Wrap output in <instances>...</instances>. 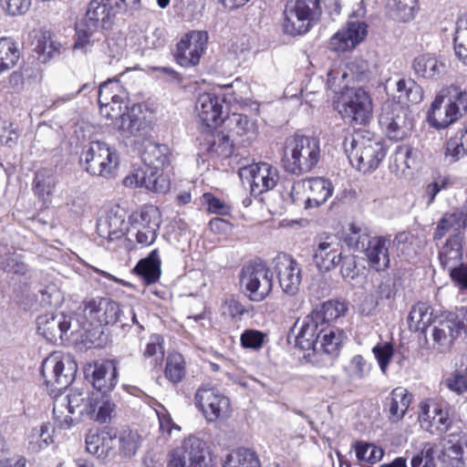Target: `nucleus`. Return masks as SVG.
<instances>
[{
	"label": "nucleus",
	"instance_id": "412c9836",
	"mask_svg": "<svg viewBox=\"0 0 467 467\" xmlns=\"http://www.w3.org/2000/svg\"><path fill=\"white\" fill-rule=\"evenodd\" d=\"M439 459L445 467H462L467 462V432L462 428L443 437Z\"/></svg>",
	"mask_w": 467,
	"mask_h": 467
},
{
	"label": "nucleus",
	"instance_id": "ea45409f",
	"mask_svg": "<svg viewBox=\"0 0 467 467\" xmlns=\"http://www.w3.org/2000/svg\"><path fill=\"white\" fill-rule=\"evenodd\" d=\"M308 195L306 201L310 203V209L317 208L324 204L332 195L334 188L330 181L317 177L306 179Z\"/></svg>",
	"mask_w": 467,
	"mask_h": 467
},
{
	"label": "nucleus",
	"instance_id": "6e6552de",
	"mask_svg": "<svg viewBox=\"0 0 467 467\" xmlns=\"http://www.w3.org/2000/svg\"><path fill=\"white\" fill-rule=\"evenodd\" d=\"M37 333L47 341L56 343L58 340H70L82 337L79 333V323L74 314L63 312L48 313L39 316L36 319Z\"/></svg>",
	"mask_w": 467,
	"mask_h": 467
},
{
	"label": "nucleus",
	"instance_id": "393cba45",
	"mask_svg": "<svg viewBox=\"0 0 467 467\" xmlns=\"http://www.w3.org/2000/svg\"><path fill=\"white\" fill-rule=\"evenodd\" d=\"M367 35L368 25L365 22L348 21L330 38L329 46L337 52L351 50L360 44Z\"/></svg>",
	"mask_w": 467,
	"mask_h": 467
},
{
	"label": "nucleus",
	"instance_id": "9b49d317",
	"mask_svg": "<svg viewBox=\"0 0 467 467\" xmlns=\"http://www.w3.org/2000/svg\"><path fill=\"white\" fill-rule=\"evenodd\" d=\"M419 420L421 429L432 435H447L462 428L450 408L441 407L431 400L420 402Z\"/></svg>",
	"mask_w": 467,
	"mask_h": 467
},
{
	"label": "nucleus",
	"instance_id": "bb28decb",
	"mask_svg": "<svg viewBox=\"0 0 467 467\" xmlns=\"http://www.w3.org/2000/svg\"><path fill=\"white\" fill-rule=\"evenodd\" d=\"M76 38L73 44V50L87 54L102 46L104 35L102 29L94 24L81 19L75 26Z\"/></svg>",
	"mask_w": 467,
	"mask_h": 467
},
{
	"label": "nucleus",
	"instance_id": "49530a36",
	"mask_svg": "<svg viewBox=\"0 0 467 467\" xmlns=\"http://www.w3.org/2000/svg\"><path fill=\"white\" fill-rule=\"evenodd\" d=\"M135 272L146 284L155 283L161 275V258L159 250L154 249L135 266Z\"/></svg>",
	"mask_w": 467,
	"mask_h": 467
},
{
	"label": "nucleus",
	"instance_id": "473e14b6",
	"mask_svg": "<svg viewBox=\"0 0 467 467\" xmlns=\"http://www.w3.org/2000/svg\"><path fill=\"white\" fill-rule=\"evenodd\" d=\"M458 119L460 118L441 99V96L436 94L427 111V120L430 126L436 130H442L448 128Z\"/></svg>",
	"mask_w": 467,
	"mask_h": 467
},
{
	"label": "nucleus",
	"instance_id": "603ef678",
	"mask_svg": "<svg viewBox=\"0 0 467 467\" xmlns=\"http://www.w3.org/2000/svg\"><path fill=\"white\" fill-rule=\"evenodd\" d=\"M467 155V124L458 130L446 144L445 156L455 162Z\"/></svg>",
	"mask_w": 467,
	"mask_h": 467
},
{
	"label": "nucleus",
	"instance_id": "c756f323",
	"mask_svg": "<svg viewBox=\"0 0 467 467\" xmlns=\"http://www.w3.org/2000/svg\"><path fill=\"white\" fill-rule=\"evenodd\" d=\"M117 433L110 428L90 430L86 436V449L99 459L109 455L115 444Z\"/></svg>",
	"mask_w": 467,
	"mask_h": 467
},
{
	"label": "nucleus",
	"instance_id": "8fccbe9b",
	"mask_svg": "<svg viewBox=\"0 0 467 467\" xmlns=\"http://www.w3.org/2000/svg\"><path fill=\"white\" fill-rule=\"evenodd\" d=\"M396 90L400 103L402 105L418 104L423 99L421 87L412 78H400L396 82Z\"/></svg>",
	"mask_w": 467,
	"mask_h": 467
},
{
	"label": "nucleus",
	"instance_id": "58836bf2",
	"mask_svg": "<svg viewBox=\"0 0 467 467\" xmlns=\"http://www.w3.org/2000/svg\"><path fill=\"white\" fill-rule=\"evenodd\" d=\"M433 319L431 307L426 303L419 302L412 306L409 313V328L411 331L421 332L428 338L429 329L432 325Z\"/></svg>",
	"mask_w": 467,
	"mask_h": 467
},
{
	"label": "nucleus",
	"instance_id": "a211bd4d",
	"mask_svg": "<svg viewBox=\"0 0 467 467\" xmlns=\"http://www.w3.org/2000/svg\"><path fill=\"white\" fill-rule=\"evenodd\" d=\"M242 180L250 183L251 192L259 195L274 189L280 178L277 167L267 163L258 162L243 167L239 170Z\"/></svg>",
	"mask_w": 467,
	"mask_h": 467
},
{
	"label": "nucleus",
	"instance_id": "680f3d73",
	"mask_svg": "<svg viewBox=\"0 0 467 467\" xmlns=\"http://www.w3.org/2000/svg\"><path fill=\"white\" fill-rule=\"evenodd\" d=\"M162 169L148 168L145 189L155 193H166L171 187L169 176L164 174Z\"/></svg>",
	"mask_w": 467,
	"mask_h": 467
},
{
	"label": "nucleus",
	"instance_id": "052dcab7",
	"mask_svg": "<svg viewBox=\"0 0 467 467\" xmlns=\"http://www.w3.org/2000/svg\"><path fill=\"white\" fill-rule=\"evenodd\" d=\"M462 259L461 245L457 240H450L440 253V261L444 268L451 269L459 266Z\"/></svg>",
	"mask_w": 467,
	"mask_h": 467
},
{
	"label": "nucleus",
	"instance_id": "c9c22d12",
	"mask_svg": "<svg viewBox=\"0 0 467 467\" xmlns=\"http://www.w3.org/2000/svg\"><path fill=\"white\" fill-rule=\"evenodd\" d=\"M413 150L409 145H400L390 158L389 171L398 178L409 179L412 176L414 164Z\"/></svg>",
	"mask_w": 467,
	"mask_h": 467
},
{
	"label": "nucleus",
	"instance_id": "a18cd8bd",
	"mask_svg": "<svg viewBox=\"0 0 467 467\" xmlns=\"http://www.w3.org/2000/svg\"><path fill=\"white\" fill-rule=\"evenodd\" d=\"M64 399L66 400L67 408L73 413L88 417V414L93 411V392L89 393L84 389L73 388Z\"/></svg>",
	"mask_w": 467,
	"mask_h": 467
},
{
	"label": "nucleus",
	"instance_id": "864d4df0",
	"mask_svg": "<svg viewBox=\"0 0 467 467\" xmlns=\"http://www.w3.org/2000/svg\"><path fill=\"white\" fill-rule=\"evenodd\" d=\"M388 15L399 22H408L415 16L416 0H388Z\"/></svg>",
	"mask_w": 467,
	"mask_h": 467
},
{
	"label": "nucleus",
	"instance_id": "4be33fe9",
	"mask_svg": "<svg viewBox=\"0 0 467 467\" xmlns=\"http://www.w3.org/2000/svg\"><path fill=\"white\" fill-rule=\"evenodd\" d=\"M208 41L205 31H191L177 45L175 57L182 67L196 66Z\"/></svg>",
	"mask_w": 467,
	"mask_h": 467
},
{
	"label": "nucleus",
	"instance_id": "aec40b11",
	"mask_svg": "<svg viewBox=\"0 0 467 467\" xmlns=\"http://www.w3.org/2000/svg\"><path fill=\"white\" fill-rule=\"evenodd\" d=\"M342 248L339 239L333 234H322L316 238L313 261L320 271H330L340 264Z\"/></svg>",
	"mask_w": 467,
	"mask_h": 467
},
{
	"label": "nucleus",
	"instance_id": "b1692460",
	"mask_svg": "<svg viewBox=\"0 0 467 467\" xmlns=\"http://www.w3.org/2000/svg\"><path fill=\"white\" fill-rule=\"evenodd\" d=\"M231 140L237 146L248 147L257 139L258 129L254 120L246 115L233 113L223 119Z\"/></svg>",
	"mask_w": 467,
	"mask_h": 467
},
{
	"label": "nucleus",
	"instance_id": "4d7b16f0",
	"mask_svg": "<svg viewBox=\"0 0 467 467\" xmlns=\"http://www.w3.org/2000/svg\"><path fill=\"white\" fill-rule=\"evenodd\" d=\"M223 467H261V464L254 451L241 448L227 455Z\"/></svg>",
	"mask_w": 467,
	"mask_h": 467
},
{
	"label": "nucleus",
	"instance_id": "3c124183",
	"mask_svg": "<svg viewBox=\"0 0 467 467\" xmlns=\"http://www.w3.org/2000/svg\"><path fill=\"white\" fill-rule=\"evenodd\" d=\"M19 57L18 43L10 37L0 38V74L15 67Z\"/></svg>",
	"mask_w": 467,
	"mask_h": 467
},
{
	"label": "nucleus",
	"instance_id": "f257e3e1",
	"mask_svg": "<svg viewBox=\"0 0 467 467\" xmlns=\"http://www.w3.org/2000/svg\"><path fill=\"white\" fill-rule=\"evenodd\" d=\"M75 316L79 323L80 335H82V331L113 326L117 322H121L122 327L129 326L124 322L128 318L124 316L119 304L109 297L83 300L75 312Z\"/></svg>",
	"mask_w": 467,
	"mask_h": 467
},
{
	"label": "nucleus",
	"instance_id": "7c9ffc66",
	"mask_svg": "<svg viewBox=\"0 0 467 467\" xmlns=\"http://www.w3.org/2000/svg\"><path fill=\"white\" fill-rule=\"evenodd\" d=\"M411 67L417 77L426 79H438L446 71L445 61L431 53L415 57Z\"/></svg>",
	"mask_w": 467,
	"mask_h": 467
},
{
	"label": "nucleus",
	"instance_id": "4468645a",
	"mask_svg": "<svg viewBox=\"0 0 467 467\" xmlns=\"http://www.w3.org/2000/svg\"><path fill=\"white\" fill-rule=\"evenodd\" d=\"M240 284L251 301L261 302L273 289V275L261 262L248 263L241 270Z\"/></svg>",
	"mask_w": 467,
	"mask_h": 467
},
{
	"label": "nucleus",
	"instance_id": "72a5a7b5",
	"mask_svg": "<svg viewBox=\"0 0 467 467\" xmlns=\"http://www.w3.org/2000/svg\"><path fill=\"white\" fill-rule=\"evenodd\" d=\"M115 127L126 137L140 136L147 132L149 122L140 106L133 105Z\"/></svg>",
	"mask_w": 467,
	"mask_h": 467
},
{
	"label": "nucleus",
	"instance_id": "cd10ccee",
	"mask_svg": "<svg viewBox=\"0 0 467 467\" xmlns=\"http://www.w3.org/2000/svg\"><path fill=\"white\" fill-rule=\"evenodd\" d=\"M223 99L213 93L201 94L195 103L197 118L206 127L217 126L222 121Z\"/></svg>",
	"mask_w": 467,
	"mask_h": 467
},
{
	"label": "nucleus",
	"instance_id": "2eb2a0df",
	"mask_svg": "<svg viewBox=\"0 0 467 467\" xmlns=\"http://www.w3.org/2000/svg\"><path fill=\"white\" fill-rule=\"evenodd\" d=\"M99 111L102 118L118 124L128 108V93L118 79H109L99 86Z\"/></svg>",
	"mask_w": 467,
	"mask_h": 467
},
{
	"label": "nucleus",
	"instance_id": "1a4fd4ad",
	"mask_svg": "<svg viewBox=\"0 0 467 467\" xmlns=\"http://www.w3.org/2000/svg\"><path fill=\"white\" fill-rule=\"evenodd\" d=\"M379 124L390 140L405 139L412 130L413 122L409 108L395 98L386 99L380 108Z\"/></svg>",
	"mask_w": 467,
	"mask_h": 467
},
{
	"label": "nucleus",
	"instance_id": "c03bdc74",
	"mask_svg": "<svg viewBox=\"0 0 467 467\" xmlns=\"http://www.w3.org/2000/svg\"><path fill=\"white\" fill-rule=\"evenodd\" d=\"M93 411L88 417L100 423L110 420L115 414L116 404L110 395L105 392H93Z\"/></svg>",
	"mask_w": 467,
	"mask_h": 467
},
{
	"label": "nucleus",
	"instance_id": "423d86ee",
	"mask_svg": "<svg viewBox=\"0 0 467 467\" xmlns=\"http://www.w3.org/2000/svg\"><path fill=\"white\" fill-rule=\"evenodd\" d=\"M320 15L319 0H289L284 10V31L291 36L306 34Z\"/></svg>",
	"mask_w": 467,
	"mask_h": 467
},
{
	"label": "nucleus",
	"instance_id": "39448f33",
	"mask_svg": "<svg viewBox=\"0 0 467 467\" xmlns=\"http://www.w3.org/2000/svg\"><path fill=\"white\" fill-rule=\"evenodd\" d=\"M335 109L352 124H367L373 112L370 95L362 88H347L340 92L335 101Z\"/></svg>",
	"mask_w": 467,
	"mask_h": 467
},
{
	"label": "nucleus",
	"instance_id": "a19ab883",
	"mask_svg": "<svg viewBox=\"0 0 467 467\" xmlns=\"http://www.w3.org/2000/svg\"><path fill=\"white\" fill-rule=\"evenodd\" d=\"M344 332L335 327L326 326L314 350L317 355L337 356L343 343Z\"/></svg>",
	"mask_w": 467,
	"mask_h": 467
},
{
	"label": "nucleus",
	"instance_id": "6ab92c4d",
	"mask_svg": "<svg viewBox=\"0 0 467 467\" xmlns=\"http://www.w3.org/2000/svg\"><path fill=\"white\" fill-rule=\"evenodd\" d=\"M275 271L284 294L294 296L299 292L302 282L300 264L290 254H278L275 259Z\"/></svg>",
	"mask_w": 467,
	"mask_h": 467
},
{
	"label": "nucleus",
	"instance_id": "69168bd1",
	"mask_svg": "<svg viewBox=\"0 0 467 467\" xmlns=\"http://www.w3.org/2000/svg\"><path fill=\"white\" fill-rule=\"evenodd\" d=\"M165 376L172 383L180 382L185 376V361L179 353H171L167 358Z\"/></svg>",
	"mask_w": 467,
	"mask_h": 467
},
{
	"label": "nucleus",
	"instance_id": "e433bc0d",
	"mask_svg": "<svg viewBox=\"0 0 467 467\" xmlns=\"http://www.w3.org/2000/svg\"><path fill=\"white\" fill-rule=\"evenodd\" d=\"M461 119L467 113V89L452 83L443 86L437 93Z\"/></svg>",
	"mask_w": 467,
	"mask_h": 467
},
{
	"label": "nucleus",
	"instance_id": "5fc2aeb1",
	"mask_svg": "<svg viewBox=\"0 0 467 467\" xmlns=\"http://www.w3.org/2000/svg\"><path fill=\"white\" fill-rule=\"evenodd\" d=\"M348 306L344 302L327 301L320 306L316 307L311 313L324 325L329 326L328 323L342 316H345Z\"/></svg>",
	"mask_w": 467,
	"mask_h": 467
},
{
	"label": "nucleus",
	"instance_id": "4c0bfd02",
	"mask_svg": "<svg viewBox=\"0 0 467 467\" xmlns=\"http://www.w3.org/2000/svg\"><path fill=\"white\" fill-rule=\"evenodd\" d=\"M410 402L411 395L406 389L402 387L394 389L385 402V410L389 412V420L393 422L400 420L404 417Z\"/></svg>",
	"mask_w": 467,
	"mask_h": 467
},
{
	"label": "nucleus",
	"instance_id": "6e6d98bb",
	"mask_svg": "<svg viewBox=\"0 0 467 467\" xmlns=\"http://www.w3.org/2000/svg\"><path fill=\"white\" fill-rule=\"evenodd\" d=\"M453 49L459 61L467 67V14L462 15L456 21Z\"/></svg>",
	"mask_w": 467,
	"mask_h": 467
},
{
	"label": "nucleus",
	"instance_id": "f8f14e48",
	"mask_svg": "<svg viewBox=\"0 0 467 467\" xmlns=\"http://www.w3.org/2000/svg\"><path fill=\"white\" fill-rule=\"evenodd\" d=\"M78 371V365L69 354L54 352L42 363L41 373L47 387L61 390L72 383Z\"/></svg>",
	"mask_w": 467,
	"mask_h": 467
},
{
	"label": "nucleus",
	"instance_id": "09e8293b",
	"mask_svg": "<svg viewBox=\"0 0 467 467\" xmlns=\"http://www.w3.org/2000/svg\"><path fill=\"white\" fill-rule=\"evenodd\" d=\"M28 441V450L33 453H37L51 443H53L52 428L49 423H42L37 427L32 428L26 434Z\"/></svg>",
	"mask_w": 467,
	"mask_h": 467
},
{
	"label": "nucleus",
	"instance_id": "0eeeda50",
	"mask_svg": "<svg viewBox=\"0 0 467 467\" xmlns=\"http://www.w3.org/2000/svg\"><path fill=\"white\" fill-rule=\"evenodd\" d=\"M462 331L467 332L466 306L435 317L429 329V335L433 341L432 347L439 351L449 349Z\"/></svg>",
	"mask_w": 467,
	"mask_h": 467
},
{
	"label": "nucleus",
	"instance_id": "774afa93",
	"mask_svg": "<svg viewBox=\"0 0 467 467\" xmlns=\"http://www.w3.org/2000/svg\"><path fill=\"white\" fill-rule=\"evenodd\" d=\"M372 353L378 362L379 369L383 375H387L389 363L394 356V348L390 342L381 341L376 344L372 348Z\"/></svg>",
	"mask_w": 467,
	"mask_h": 467
},
{
	"label": "nucleus",
	"instance_id": "13d9d810",
	"mask_svg": "<svg viewBox=\"0 0 467 467\" xmlns=\"http://www.w3.org/2000/svg\"><path fill=\"white\" fill-rule=\"evenodd\" d=\"M0 270L7 275H26L29 268L22 254L6 253L0 257Z\"/></svg>",
	"mask_w": 467,
	"mask_h": 467
},
{
	"label": "nucleus",
	"instance_id": "5701e85b",
	"mask_svg": "<svg viewBox=\"0 0 467 467\" xmlns=\"http://www.w3.org/2000/svg\"><path fill=\"white\" fill-rule=\"evenodd\" d=\"M324 326L312 313L294 324L291 333L295 336V343L302 350L314 352Z\"/></svg>",
	"mask_w": 467,
	"mask_h": 467
},
{
	"label": "nucleus",
	"instance_id": "20e7f679",
	"mask_svg": "<svg viewBox=\"0 0 467 467\" xmlns=\"http://www.w3.org/2000/svg\"><path fill=\"white\" fill-rule=\"evenodd\" d=\"M320 158L319 140L315 137L296 135L286 139L284 165L287 172L300 175L309 172Z\"/></svg>",
	"mask_w": 467,
	"mask_h": 467
},
{
	"label": "nucleus",
	"instance_id": "7ed1b4c3",
	"mask_svg": "<svg viewBox=\"0 0 467 467\" xmlns=\"http://www.w3.org/2000/svg\"><path fill=\"white\" fill-rule=\"evenodd\" d=\"M344 144L351 164L363 173L375 171L386 155L382 141L367 130L355 131Z\"/></svg>",
	"mask_w": 467,
	"mask_h": 467
},
{
	"label": "nucleus",
	"instance_id": "ddd939ff",
	"mask_svg": "<svg viewBox=\"0 0 467 467\" xmlns=\"http://www.w3.org/2000/svg\"><path fill=\"white\" fill-rule=\"evenodd\" d=\"M127 235L130 241L135 240L140 247L151 245L160 229V213L153 206L145 207L129 216Z\"/></svg>",
	"mask_w": 467,
	"mask_h": 467
},
{
	"label": "nucleus",
	"instance_id": "2f4dec72",
	"mask_svg": "<svg viewBox=\"0 0 467 467\" xmlns=\"http://www.w3.org/2000/svg\"><path fill=\"white\" fill-rule=\"evenodd\" d=\"M117 14L119 13L111 1L91 0L83 19L104 29L110 27Z\"/></svg>",
	"mask_w": 467,
	"mask_h": 467
},
{
	"label": "nucleus",
	"instance_id": "a878e982",
	"mask_svg": "<svg viewBox=\"0 0 467 467\" xmlns=\"http://www.w3.org/2000/svg\"><path fill=\"white\" fill-rule=\"evenodd\" d=\"M126 213L119 206H116L101 215L97 223L98 234L107 240L113 242L120 239L127 234L125 223Z\"/></svg>",
	"mask_w": 467,
	"mask_h": 467
},
{
	"label": "nucleus",
	"instance_id": "c85d7f7f",
	"mask_svg": "<svg viewBox=\"0 0 467 467\" xmlns=\"http://www.w3.org/2000/svg\"><path fill=\"white\" fill-rule=\"evenodd\" d=\"M85 374L90 379L95 392L108 393L113 389L117 383V368L109 361L95 362L85 368Z\"/></svg>",
	"mask_w": 467,
	"mask_h": 467
},
{
	"label": "nucleus",
	"instance_id": "dca6fc26",
	"mask_svg": "<svg viewBox=\"0 0 467 467\" xmlns=\"http://www.w3.org/2000/svg\"><path fill=\"white\" fill-rule=\"evenodd\" d=\"M84 158L88 173L108 179L116 175L119 155L109 144L99 140L91 141L84 152Z\"/></svg>",
	"mask_w": 467,
	"mask_h": 467
},
{
	"label": "nucleus",
	"instance_id": "9d476101",
	"mask_svg": "<svg viewBox=\"0 0 467 467\" xmlns=\"http://www.w3.org/2000/svg\"><path fill=\"white\" fill-rule=\"evenodd\" d=\"M211 453L204 441L191 435L169 451L167 467H211Z\"/></svg>",
	"mask_w": 467,
	"mask_h": 467
},
{
	"label": "nucleus",
	"instance_id": "f03ea898",
	"mask_svg": "<svg viewBox=\"0 0 467 467\" xmlns=\"http://www.w3.org/2000/svg\"><path fill=\"white\" fill-rule=\"evenodd\" d=\"M343 242L357 252L365 253L370 265L383 271L389 265V247L390 240L384 236L370 237L366 227L350 223L342 237Z\"/></svg>",
	"mask_w": 467,
	"mask_h": 467
},
{
	"label": "nucleus",
	"instance_id": "bf43d9fd",
	"mask_svg": "<svg viewBox=\"0 0 467 467\" xmlns=\"http://www.w3.org/2000/svg\"><path fill=\"white\" fill-rule=\"evenodd\" d=\"M353 448L356 452V457L359 462L376 463L379 462L384 455V451L381 447L370 442L357 441L353 445Z\"/></svg>",
	"mask_w": 467,
	"mask_h": 467
},
{
	"label": "nucleus",
	"instance_id": "f3484780",
	"mask_svg": "<svg viewBox=\"0 0 467 467\" xmlns=\"http://www.w3.org/2000/svg\"><path fill=\"white\" fill-rule=\"evenodd\" d=\"M194 403L209 423L225 420L231 417L229 398L214 388L200 387L195 392Z\"/></svg>",
	"mask_w": 467,
	"mask_h": 467
},
{
	"label": "nucleus",
	"instance_id": "0e129e2a",
	"mask_svg": "<svg viewBox=\"0 0 467 467\" xmlns=\"http://www.w3.org/2000/svg\"><path fill=\"white\" fill-rule=\"evenodd\" d=\"M453 182L449 175L439 174L435 176L432 182L426 184L423 197L426 199L427 206L431 205L439 192L451 187Z\"/></svg>",
	"mask_w": 467,
	"mask_h": 467
},
{
	"label": "nucleus",
	"instance_id": "f704fd0d",
	"mask_svg": "<svg viewBox=\"0 0 467 467\" xmlns=\"http://www.w3.org/2000/svg\"><path fill=\"white\" fill-rule=\"evenodd\" d=\"M466 228L467 204L452 212H448L443 214V216L437 223L436 231L434 233V239L441 240L450 231H452L455 234H460Z\"/></svg>",
	"mask_w": 467,
	"mask_h": 467
},
{
	"label": "nucleus",
	"instance_id": "de8ad7c7",
	"mask_svg": "<svg viewBox=\"0 0 467 467\" xmlns=\"http://www.w3.org/2000/svg\"><path fill=\"white\" fill-rule=\"evenodd\" d=\"M63 46L50 32H42L36 39L35 50L42 62H47L58 57Z\"/></svg>",
	"mask_w": 467,
	"mask_h": 467
},
{
	"label": "nucleus",
	"instance_id": "338daca9",
	"mask_svg": "<svg viewBox=\"0 0 467 467\" xmlns=\"http://www.w3.org/2000/svg\"><path fill=\"white\" fill-rule=\"evenodd\" d=\"M308 191L306 189V180H299L295 182L286 195H283L285 202H290L297 206H302L305 209H310V203L306 201Z\"/></svg>",
	"mask_w": 467,
	"mask_h": 467
},
{
	"label": "nucleus",
	"instance_id": "79ce46f5",
	"mask_svg": "<svg viewBox=\"0 0 467 467\" xmlns=\"http://www.w3.org/2000/svg\"><path fill=\"white\" fill-rule=\"evenodd\" d=\"M144 165L150 169H163L170 164L171 151L167 145L147 142L141 154Z\"/></svg>",
	"mask_w": 467,
	"mask_h": 467
},
{
	"label": "nucleus",
	"instance_id": "e2e57ef3",
	"mask_svg": "<svg viewBox=\"0 0 467 467\" xmlns=\"http://www.w3.org/2000/svg\"><path fill=\"white\" fill-rule=\"evenodd\" d=\"M163 342L164 341L161 336L153 334L149 337L148 342L143 348V357L146 358H150V363L154 366L161 365L163 360Z\"/></svg>",
	"mask_w": 467,
	"mask_h": 467
},
{
	"label": "nucleus",
	"instance_id": "37998d69",
	"mask_svg": "<svg viewBox=\"0 0 467 467\" xmlns=\"http://www.w3.org/2000/svg\"><path fill=\"white\" fill-rule=\"evenodd\" d=\"M57 183V179L53 171L46 169L39 170L33 181V192L45 204L48 203Z\"/></svg>",
	"mask_w": 467,
	"mask_h": 467
}]
</instances>
